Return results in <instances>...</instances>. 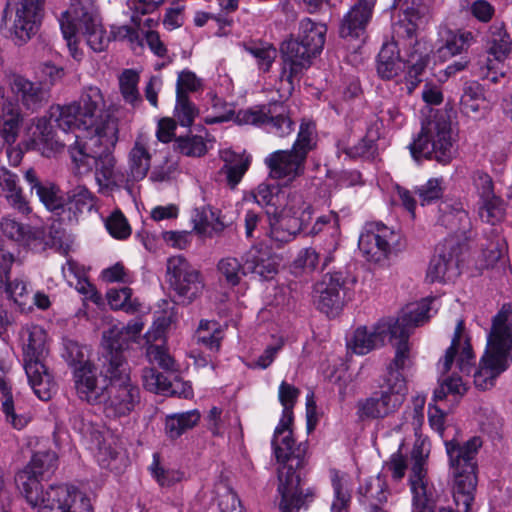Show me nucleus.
<instances>
[{
    "label": "nucleus",
    "mask_w": 512,
    "mask_h": 512,
    "mask_svg": "<svg viewBox=\"0 0 512 512\" xmlns=\"http://www.w3.org/2000/svg\"><path fill=\"white\" fill-rule=\"evenodd\" d=\"M466 250L465 242L456 240V237L446 238L435 249L427 268L426 280L430 283L455 280L460 275V263Z\"/></svg>",
    "instance_id": "obj_12"
},
{
    "label": "nucleus",
    "mask_w": 512,
    "mask_h": 512,
    "mask_svg": "<svg viewBox=\"0 0 512 512\" xmlns=\"http://www.w3.org/2000/svg\"><path fill=\"white\" fill-rule=\"evenodd\" d=\"M24 178L30 186L31 192H35L43 205L51 212L60 214L65 206V199L61 195L60 188L50 181L39 180L34 169L25 172Z\"/></svg>",
    "instance_id": "obj_27"
},
{
    "label": "nucleus",
    "mask_w": 512,
    "mask_h": 512,
    "mask_svg": "<svg viewBox=\"0 0 512 512\" xmlns=\"http://www.w3.org/2000/svg\"><path fill=\"white\" fill-rule=\"evenodd\" d=\"M317 142L316 124L313 121L303 120L291 149L307 161L308 154L316 149Z\"/></svg>",
    "instance_id": "obj_41"
},
{
    "label": "nucleus",
    "mask_w": 512,
    "mask_h": 512,
    "mask_svg": "<svg viewBox=\"0 0 512 512\" xmlns=\"http://www.w3.org/2000/svg\"><path fill=\"white\" fill-rule=\"evenodd\" d=\"M0 391L2 393V411L6 416V420L14 428L22 429L27 424V418L15 413L11 388L7 385L5 378L2 376H0Z\"/></svg>",
    "instance_id": "obj_51"
},
{
    "label": "nucleus",
    "mask_w": 512,
    "mask_h": 512,
    "mask_svg": "<svg viewBox=\"0 0 512 512\" xmlns=\"http://www.w3.org/2000/svg\"><path fill=\"white\" fill-rule=\"evenodd\" d=\"M401 70L397 44L394 42L383 44L377 59V72L382 79L390 80Z\"/></svg>",
    "instance_id": "obj_39"
},
{
    "label": "nucleus",
    "mask_w": 512,
    "mask_h": 512,
    "mask_svg": "<svg viewBox=\"0 0 512 512\" xmlns=\"http://www.w3.org/2000/svg\"><path fill=\"white\" fill-rule=\"evenodd\" d=\"M280 52L282 60L280 89L291 95L295 79H299L303 72L311 66L312 58L316 55L311 54L308 47L304 46L297 38L284 41L281 44Z\"/></svg>",
    "instance_id": "obj_16"
},
{
    "label": "nucleus",
    "mask_w": 512,
    "mask_h": 512,
    "mask_svg": "<svg viewBox=\"0 0 512 512\" xmlns=\"http://www.w3.org/2000/svg\"><path fill=\"white\" fill-rule=\"evenodd\" d=\"M57 468V455L53 451L35 452L28 464L15 476L18 489L22 492L35 488L48 480Z\"/></svg>",
    "instance_id": "obj_21"
},
{
    "label": "nucleus",
    "mask_w": 512,
    "mask_h": 512,
    "mask_svg": "<svg viewBox=\"0 0 512 512\" xmlns=\"http://www.w3.org/2000/svg\"><path fill=\"white\" fill-rule=\"evenodd\" d=\"M129 176L133 181H140L147 176L151 166V154L142 136L137 137L128 155Z\"/></svg>",
    "instance_id": "obj_32"
},
{
    "label": "nucleus",
    "mask_w": 512,
    "mask_h": 512,
    "mask_svg": "<svg viewBox=\"0 0 512 512\" xmlns=\"http://www.w3.org/2000/svg\"><path fill=\"white\" fill-rule=\"evenodd\" d=\"M510 314V307L504 305L493 317L486 350L480 360L479 368L474 372V383L482 390L493 387L497 377L509 367L512 327L507 322Z\"/></svg>",
    "instance_id": "obj_4"
},
{
    "label": "nucleus",
    "mask_w": 512,
    "mask_h": 512,
    "mask_svg": "<svg viewBox=\"0 0 512 512\" xmlns=\"http://www.w3.org/2000/svg\"><path fill=\"white\" fill-rule=\"evenodd\" d=\"M440 36L438 52L441 56L461 54L475 42V35L471 31L444 29Z\"/></svg>",
    "instance_id": "obj_35"
},
{
    "label": "nucleus",
    "mask_w": 512,
    "mask_h": 512,
    "mask_svg": "<svg viewBox=\"0 0 512 512\" xmlns=\"http://www.w3.org/2000/svg\"><path fill=\"white\" fill-rule=\"evenodd\" d=\"M489 55L498 62L504 61L512 50V39L502 21L493 22L482 37Z\"/></svg>",
    "instance_id": "obj_30"
},
{
    "label": "nucleus",
    "mask_w": 512,
    "mask_h": 512,
    "mask_svg": "<svg viewBox=\"0 0 512 512\" xmlns=\"http://www.w3.org/2000/svg\"><path fill=\"white\" fill-rule=\"evenodd\" d=\"M359 493L364 498V503L378 501L388 502L389 491L385 481L380 477L370 478L364 486L359 488Z\"/></svg>",
    "instance_id": "obj_57"
},
{
    "label": "nucleus",
    "mask_w": 512,
    "mask_h": 512,
    "mask_svg": "<svg viewBox=\"0 0 512 512\" xmlns=\"http://www.w3.org/2000/svg\"><path fill=\"white\" fill-rule=\"evenodd\" d=\"M200 420L198 410L167 415L165 418V435L170 440L178 439L186 431L192 429Z\"/></svg>",
    "instance_id": "obj_37"
},
{
    "label": "nucleus",
    "mask_w": 512,
    "mask_h": 512,
    "mask_svg": "<svg viewBox=\"0 0 512 512\" xmlns=\"http://www.w3.org/2000/svg\"><path fill=\"white\" fill-rule=\"evenodd\" d=\"M139 79V74L132 69L124 70L119 78L121 94L124 100L132 106H136L141 102V97L137 88Z\"/></svg>",
    "instance_id": "obj_53"
},
{
    "label": "nucleus",
    "mask_w": 512,
    "mask_h": 512,
    "mask_svg": "<svg viewBox=\"0 0 512 512\" xmlns=\"http://www.w3.org/2000/svg\"><path fill=\"white\" fill-rule=\"evenodd\" d=\"M215 323L201 321L197 332V341L206 346L211 351L217 352L220 348L222 339L221 331L218 330Z\"/></svg>",
    "instance_id": "obj_60"
},
{
    "label": "nucleus",
    "mask_w": 512,
    "mask_h": 512,
    "mask_svg": "<svg viewBox=\"0 0 512 512\" xmlns=\"http://www.w3.org/2000/svg\"><path fill=\"white\" fill-rule=\"evenodd\" d=\"M392 229L382 223H371L361 233L358 241L359 249L373 260H380L390 252L391 243L395 240Z\"/></svg>",
    "instance_id": "obj_24"
},
{
    "label": "nucleus",
    "mask_w": 512,
    "mask_h": 512,
    "mask_svg": "<svg viewBox=\"0 0 512 512\" xmlns=\"http://www.w3.org/2000/svg\"><path fill=\"white\" fill-rule=\"evenodd\" d=\"M332 487L334 491V500L331 505V512H349L351 494L337 476L332 479Z\"/></svg>",
    "instance_id": "obj_61"
},
{
    "label": "nucleus",
    "mask_w": 512,
    "mask_h": 512,
    "mask_svg": "<svg viewBox=\"0 0 512 512\" xmlns=\"http://www.w3.org/2000/svg\"><path fill=\"white\" fill-rule=\"evenodd\" d=\"M119 128L114 123L108 122L106 130L100 136H91V144L97 147L95 158V173L98 182L107 176H111V172L116 168V159L113 150L118 142Z\"/></svg>",
    "instance_id": "obj_23"
},
{
    "label": "nucleus",
    "mask_w": 512,
    "mask_h": 512,
    "mask_svg": "<svg viewBox=\"0 0 512 512\" xmlns=\"http://www.w3.org/2000/svg\"><path fill=\"white\" fill-rule=\"evenodd\" d=\"M412 364V359L398 349L380 377L377 389L357 401L356 414L361 421L384 419L398 411L408 390L405 372Z\"/></svg>",
    "instance_id": "obj_3"
},
{
    "label": "nucleus",
    "mask_w": 512,
    "mask_h": 512,
    "mask_svg": "<svg viewBox=\"0 0 512 512\" xmlns=\"http://www.w3.org/2000/svg\"><path fill=\"white\" fill-rule=\"evenodd\" d=\"M21 493L31 506L39 507L40 512L66 511L71 508V504L79 503L80 496H84L69 485H51L43 491L42 484H39Z\"/></svg>",
    "instance_id": "obj_17"
},
{
    "label": "nucleus",
    "mask_w": 512,
    "mask_h": 512,
    "mask_svg": "<svg viewBox=\"0 0 512 512\" xmlns=\"http://www.w3.org/2000/svg\"><path fill=\"white\" fill-rule=\"evenodd\" d=\"M446 190L443 177L428 179L424 184L415 188V194L418 196L422 206L430 205L440 200Z\"/></svg>",
    "instance_id": "obj_47"
},
{
    "label": "nucleus",
    "mask_w": 512,
    "mask_h": 512,
    "mask_svg": "<svg viewBox=\"0 0 512 512\" xmlns=\"http://www.w3.org/2000/svg\"><path fill=\"white\" fill-rule=\"evenodd\" d=\"M377 139V132L368 129L356 145L345 149V153L351 158L374 159L378 151Z\"/></svg>",
    "instance_id": "obj_50"
},
{
    "label": "nucleus",
    "mask_w": 512,
    "mask_h": 512,
    "mask_svg": "<svg viewBox=\"0 0 512 512\" xmlns=\"http://www.w3.org/2000/svg\"><path fill=\"white\" fill-rule=\"evenodd\" d=\"M408 148L416 162L428 159L443 165L450 163L455 153L450 120L444 115H435L422 126Z\"/></svg>",
    "instance_id": "obj_8"
},
{
    "label": "nucleus",
    "mask_w": 512,
    "mask_h": 512,
    "mask_svg": "<svg viewBox=\"0 0 512 512\" xmlns=\"http://www.w3.org/2000/svg\"><path fill=\"white\" fill-rule=\"evenodd\" d=\"M9 87L15 99V101L11 100V102L13 105H17L21 118L22 109L28 113H35L49 102L50 91L42 82H34L21 75H13L10 78Z\"/></svg>",
    "instance_id": "obj_18"
},
{
    "label": "nucleus",
    "mask_w": 512,
    "mask_h": 512,
    "mask_svg": "<svg viewBox=\"0 0 512 512\" xmlns=\"http://www.w3.org/2000/svg\"><path fill=\"white\" fill-rule=\"evenodd\" d=\"M223 160L225 164L220 172L226 176L228 185L234 188L248 170L250 157L227 151L223 155Z\"/></svg>",
    "instance_id": "obj_40"
},
{
    "label": "nucleus",
    "mask_w": 512,
    "mask_h": 512,
    "mask_svg": "<svg viewBox=\"0 0 512 512\" xmlns=\"http://www.w3.org/2000/svg\"><path fill=\"white\" fill-rule=\"evenodd\" d=\"M51 119H54L57 127L64 132L74 129H83V125L78 117V110L72 102L68 105H57L51 108Z\"/></svg>",
    "instance_id": "obj_45"
},
{
    "label": "nucleus",
    "mask_w": 512,
    "mask_h": 512,
    "mask_svg": "<svg viewBox=\"0 0 512 512\" xmlns=\"http://www.w3.org/2000/svg\"><path fill=\"white\" fill-rule=\"evenodd\" d=\"M269 176L275 180L293 181L304 175L306 161L292 149L276 150L264 159Z\"/></svg>",
    "instance_id": "obj_22"
},
{
    "label": "nucleus",
    "mask_w": 512,
    "mask_h": 512,
    "mask_svg": "<svg viewBox=\"0 0 512 512\" xmlns=\"http://www.w3.org/2000/svg\"><path fill=\"white\" fill-rule=\"evenodd\" d=\"M376 0H358L344 15L339 36L356 52L365 42V29L371 18Z\"/></svg>",
    "instance_id": "obj_19"
},
{
    "label": "nucleus",
    "mask_w": 512,
    "mask_h": 512,
    "mask_svg": "<svg viewBox=\"0 0 512 512\" xmlns=\"http://www.w3.org/2000/svg\"><path fill=\"white\" fill-rule=\"evenodd\" d=\"M20 245L35 253H41L50 246V242L43 229L30 227Z\"/></svg>",
    "instance_id": "obj_64"
},
{
    "label": "nucleus",
    "mask_w": 512,
    "mask_h": 512,
    "mask_svg": "<svg viewBox=\"0 0 512 512\" xmlns=\"http://www.w3.org/2000/svg\"><path fill=\"white\" fill-rule=\"evenodd\" d=\"M73 103L78 110L83 130H93L92 136L102 135L108 122L118 128V119L105 109V100L99 88L91 86L84 89L79 100Z\"/></svg>",
    "instance_id": "obj_13"
},
{
    "label": "nucleus",
    "mask_w": 512,
    "mask_h": 512,
    "mask_svg": "<svg viewBox=\"0 0 512 512\" xmlns=\"http://www.w3.org/2000/svg\"><path fill=\"white\" fill-rule=\"evenodd\" d=\"M484 100V89L478 82L466 83L460 98V111L466 116H473L479 112L480 103Z\"/></svg>",
    "instance_id": "obj_44"
},
{
    "label": "nucleus",
    "mask_w": 512,
    "mask_h": 512,
    "mask_svg": "<svg viewBox=\"0 0 512 512\" xmlns=\"http://www.w3.org/2000/svg\"><path fill=\"white\" fill-rule=\"evenodd\" d=\"M101 369V374L109 381L105 386L104 412L107 417L120 418L129 415L140 404V389L131 381L128 363L115 361Z\"/></svg>",
    "instance_id": "obj_7"
},
{
    "label": "nucleus",
    "mask_w": 512,
    "mask_h": 512,
    "mask_svg": "<svg viewBox=\"0 0 512 512\" xmlns=\"http://www.w3.org/2000/svg\"><path fill=\"white\" fill-rule=\"evenodd\" d=\"M217 271L227 285L237 286L241 282L242 277L247 275L245 256L243 257V263L233 256L221 258L217 263Z\"/></svg>",
    "instance_id": "obj_43"
},
{
    "label": "nucleus",
    "mask_w": 512,
    "mask_h": 512,
    "mask_svg": "<svg viewBox=\"0 0 512 512\" xmlns=\"http://www.w3.org/2000/svg\"><path fill=\"white\" fill-rule=\"evenodd\" d=\"M28 339L24 346V368L34 393L43 401L51 399L56 383L45 365L48 354L46 333L40 326L27 329Z\"/></svg>",
    "instance_id": "obj_9"
},
{
    "label": "nucleus",
    "mask_w": 512,
    "mask_h": 512,
    "mask_svg": "<svg viewBox=\"0 0 512 512\" xmlns=\"http://www.w3.org/2000/svg\"><path fill=\"white\" fill-rule=\"evenodd\" d=\"M278 267V257L267 249L253 246L245 253V269H247V274H257L262 279L270 280L277 274Z\"/></svg>",
    "instance_id": "obj_29"
},
{
    "label": "nucleus",
    "mask_w": 512,
    "mask_h": 512,
    "mask_svg": "<svg viewBox=\"0 0 512 512\" xmlns=\"http://www.w3.org/2000/svg\"><path fill=\"white\" fill-rule=\"evenodd\" d=\"M59 24L71 55L77 60L82 56L77 47V32L83 34L95 52L104 51L111 40L95 14L92 0H70V7L61 14Z\"/></svg>",
    "instance_id": "obj_6"
},
{
    "label": "nucleus",
    "mask_w": 512,
    "mask_h": 512,
    "mask_svg": "<svg viewBox=\"0 0 512 512\" xmlns=\"http://www.w3.org/2000/svg\"><path fill=\"white\" fill-rule=\"evenodd\" d=\"M481 205L479 207V216L482 221L495 224L501 221L505 214V207L503 201L496 195L492 197L481 199Z\"/></svg>",
    "instance_id": "obj_56"
},
{
    "label": "nucleus",
    "mask_w": 512,
    "mask_h": 512,
    "mask_svg": "<svg viewBox=\"0 0 512 512\" xmlns=\"http://www.w3.org/2000/svg\"><path fill=\"white\" fill-rule=\"evenodd\" d=\"M107 301L113 310H121L127 314H137L143 311L144 305L138 297L133 296V291L129 287L120 289H110L107 292Z\"/></svg>",
    "instance_id": "obj_38"
},
{
    "label": "nucleus",
    "mask_w": 512,
    "mask_h": 512,
    "mask_svg": "<svg viewBox=\"0 0 512 512\" xmlns=\"http://www.w3.org/2000/svg\"><path fill=\"white\" fill-rule=\"evenodd\" d=\"M236 122L240 125L263 127L278 137L288 136L295 130V123L289 116L287 106L277 101L238 111Z\"/></svg>",
    "instance_id": "obj_11"
},
{
    "label": "nucleus",
    "mask_w": 512,
    "mask_h": 512,
    "mask_svg": "<svg viewBox=\"0 0 512 512\" xmlns=\"http://www.w3.org/2000/svg\"><path fill=\"white\" fill-rule=\"evenodd\" d=\"M0 286L4 288L5 293L14 301L21 312L31 309V305H29L30 291L26 280L15 278L11 281L9 279Z\"/></svg>",
    "instance_id": "obj_46"
},
{
    "label": "nucleus",
    "mask_w": 512,
    "mask_h": 512,
    "mask_svg": "<svg viewBox=\"0 0 512 512\" xmlns=\"http://www.w3.org/2000/svg\"><path fill=\"white\" fill-rule=\"evenodd\" d=\"M153 478L162 487H170L184 479V473L176 469H165L160 466L158 453L153 455V462L149 467Z\"/></svg>",
    "instance_id": "obj_54"
},
{
    "label": "nucleus",
    "mask_w": 512,
    "mask_h": 512,
    "mask_svg": "<svg viewBox=\"0 0 512 512\" xmlns=\"http://www.w3.org/2000/svg\"><path fill=\"white\" fill-rule=\"evenodd\" d=\"M79 136H75V142L69 146V154L77 174H87L94 168L96 151L98 146L91 144V137L87 142H80Z\"/></svg>",
    "instance_id": "obj_36"
},
{
    "label": "nucleus",
    "mask_w": 512,
    "mask_h": 512,
    "mask_svg": "<svg viewBox=\"0 0 512 512\" xmlns=\"http://www.w3.org/2000/svg\"><path fill=\"white\" fill-rule=\"evenodd\" d=\"M63 346L62 357L73 370L84 364L91 363L85 353V347L81 346L78 342L64 339Z\"/></svg>",
    "instance_id": "obj_59"
},
{
    "label": "nucleus",
    "mask_w": 512,
    "mask_h": 512,
    "mask_svg": "<svg viewBox=\"0 0 512 512\" xmlns=\"http://www.w3.org/2000/svg\"><path fill=\"white\" fill-rule=\"evenodd\" d=\"M44 0H18L15 3V18L10 29L14 43L21 46L34 36L43 14Z\"/></svg>",
    "instance_id": "obj_20"
},
{
    "label": "nucleus",
    "mask_w": 512,
    "mask_h": 512,
    "mask_svg": "<svg viewBox=\"0 0 512 512\" xmlns=\"http://www.w3.org/2000/svg\"><path fill=\"white\" fill-rule=\"evenodd\" d=\"M428 454H424L420 447L412 450L413 464L409 476L412 492V512H435L437 492L427 478L426 461Z\"/></svg>",
    "instance_id": "obj_14"
},
{
    "label": "nucleus",
    "mask_w": 512,
    "mask_h": 512,
    "mask_svg": "<svg viewBox=\"0 0 512 512\" xmlns=\"http://www.w3.org/2000/svg\"><path fill=\"white\" fill-rule=\"evenodd\" d=\"M175 149L188 157H201L207 153V145L202 136L187 135L175 138Z\"/></svg>",
    "instance_id": "obj_55"
},
{
    "label": "nucleus",
    "mask_w": 512,
    "mask_h": 512,
    "mask_svg": "<svg viewBox=\"0 0 512 512\" xmlns=\"http://www.w3.org/2000/svg\"><path fill=\"white\" fill-rule=\"evenodd\" d=\"M199 115V109L188 95L177 93L173 119L183 127H190Z\"/></svg>",
    "instance_id": "obj_48"
},
{
    "label": "nucleus",
    "mask_w": 512,
    "mask_h": 512,
    "mask_svg": "<svg viewBox=\"0 0 512 512\" xmlns=\"http://www.w3.org/2000/svg\"><path fill=\"white\" fill-rule=\"evenodd\" d=\"M167 277L178 301L182 304L191 303L202 292L200 272L181 255L168 258Z\"/></svg>",
    "instance_id": "obj_15"
},
{
    "label": "nucleus",
    "mask_w": 512,
    "mask_h": 512,
    "mask_svg": "<svg viewBox=\"0 0 512 512\" xmlns=\"http://www.w3.org/2000/svg\"><path fill=\"white\" fill-rule=\"evenodd\" d=\"M0 187L9 205L23 215L31 212V207L18 185V176L6 167H0Z\"/></svg>",
    "instance_id": "obj_31"
},
{
    "label": "nucleus",
    "mask_w": 512,
    "mask_h": 512,
    "mask_svg": "<svg viewBox=\"0 0 512 512\" xmlns=\"http://www.w3.org/2000/svg\"><path fill=\"white\" fill-rule=\"evenodd\" d=\"M320 253L312 247L301 249L291 264L292 273L296 276L309 274L316 270Z\"/></svg>",
    "instance_id": "obj_52"
},
{
    "label": "nucleus",
    "mask_w": 512,
    "mask_h": 512,
    "mask_svg": "<svg viewBox=\"0 0 512 512\" xmlns=\"http://www.w3.org/2000/svg\"><path fill=\"white\" fill-rule=\"evenodd\" d=\"M357 279L347 270H337L324 274L314 285L315 302L318 309L329 317H334L353 297Z\"/></svg>",
    "instance_id": "obj_10"
},
{
    "label": "nucleus",
    "mask_w": 512,
    "mask_h": 512,
    "mask_svg": "<svg viewBox=\"0 0 512 512\" xmlns=\"http://www.w3.org/2000/svg\"><path fill=\"white\" fill-rule=\"evenodd\" d=\"M293 418V408H283L281 419L271 441L274 455L282 464L278 471L281 512H298L315 496L313 488H307L304 493L301 487V470L307 462V444L295 443L291 430Z\"/></svg>",
    "instance_id": "obj_1"
},
{
    "label": "nucleus",
    "mask_w": 512,
    "mask_h": 512,
    "mask_svg": "<svg viewBox=\"0 0 512 512\" xmlns=\"http://www.w3.org/2000/svg\"><path fill=\"white\" fill-rule=\"evenodd\" d=\"M327 27L324 24L316 23L310 18H304L299 23L297 39L308 49L311 54H319L325 44Z\"/></svg>",
    "instance_id": "obj_33"
},
{
    "label": "nucleus",
    "mask_w": 512,
    "mask_h": 512,
    "mask_svg": "<svg viewBox=\"0 0 512 512\" xmlns=\"http://www.w3.org/2000/svg\"><path fill=\"white\" fill-rule=\"evenodd\" d=\"M73 380L79 399L91 405L103 401L105 387L98 385L97 367L92 362L75 368Z\"/></svg>",
    "instance_id": "obj_25"
},
{
    "label": "nucleus",
    "mask_w": 512,
    "mask_h": 512,
    "mask_svg": "<svg viewBox=\"0 0 512 512\" xmlns=\"http://www.w3.org/2000/svg\"><path fill=\"white\" fill-rule=\"evenodd\" d=\"M108 232L117 239H126L131 234L127 219L120 211L113 212L106 220Z\"/></svg>",
    "instance_id": "obj_62"
},
{
    "label": "nucleus",
    "mask_w": 512,
    "mask_h": 512,
    "mask_svg": "<svg viewBox=\"0 0 512 512\" xmlns=\"http://www.w3.org/2000/svg\"><path fill=\"white\" fill-rule=\"evenodd\" d=\"M30 227L29 225H24L16 221L10 216L3 217L0 222L1 232L19 245L22 243Z\"/></svg>",
    "instance_id": "obj_63"
},
{
    "label": "nucleus",
    "mask_w": 512,
    "mask_h": 512,
    "mask_svg": "<svg viewBox=\"0 0 512 512\" xmlns=\"http://www.w3.org/2000/svg\"><path fill=\"white\" fill-rule=\"evenodd\" d=\"M439 212V223L453 232L456 240L463 238L466 241L470 238L468 234L472 228L471 220L460 202L441 203Z\"/></svg>",
    "instance_id": "obj_26"
},
{
    "label": "nucleus",
    "mask_w": 512,
    "mask_h": 512,
    "mask_svg": "<svg viewBox=\"0 0 512 512\" xmlns=\"http://www.w3.org/2000/svg\"><path fill=\"white\" fill-rule=\"evenodd\" d=\"M301 225L296 217L283 220L278 225H274L270 231V238L280 248L282 245L294 240L300 232Z\"/></svg>",
    "instance_id": "obj_49"
},
{
    "label": "nucleus",
    "mask_w": 512,
    "mask_h": 512,
    "mask_svg": "<svg viewBox=\"0 0 512 512\" xmlns=\"http://www.w3.org/2000/svg\"><path fill=\"white\" fill-rule=\"evenodd\" d=\"M97 202V197L84 185H77L67 193L69 211L76 214L92 211Z\"/></svg>",
    "instance_id": "obj_42"
},
{
    "label": "nucleus",
    "mask_w": 512,
    "mask_h": 512,
    "mask_svg": "<svg viewBox=\"0 0 512 512\" xmlns=\"http://www.w3.org/2000/svg\"><path fill=\"white\" fill-rule=\"evenodd\" d=\"M465 332V324L464 320L459 319L457 321L454 335L452 337L451 345L445 352V356L443 360L440 361L442 373H447L453 364V361L460 350V347L463 346L464 340L467 338L464 335Z\"/></svg>",
    "instance_id": "obj_58"
},
{
    "label": "nucleus",
    "mask_w": 512,
    "mask_h": 512,
    "mask_svg": "<svg viewBox=\"0 0 512 512\" xmlns=\"http://www.w3.org/2000/svg\"><path fill=\"white\" fill-rule=\"evenodd\" d=\"M1 112L3 126L0 129V152L5 146L9 147L16 141L23 120L18 113L17 105H13L9 100L3 101Z\"/></svg>",
    "instance_id": "obj_34"
},
{
    "label": "nucleus",
    "mask_w": 512,
    "mask_h": 512,
    "mask_svg": "<svg viewBox=\"0 0 512 512\" xmlns=\"http://www.w3.org/2000/svg\"><path fill=\"white\" fill-rule=\"evenodd\" d=\"M131 340L124 334L120 325H113L107 331L103 332L102 346L103 351L100 357L101 369L108 368V364L115 361L128 363L124 357V350L128 347Z\"/></svg>",
    "instance_id": "obj_28"
},
{
    "label": "nucleus",
    "mask_w": 512,
    "mask_h": 512,
    "mask_svg": "<svg viewBox=\"0 0 512 512\" xmlns=\"http://www.w3.org/2000/svg\"><path fill=\"white\" fill-rule=\"evenodd\" d=\"M481 446L479 437H472L463 444L455 439L445 441L454 478L453 497L458 512H470L474 502L478 483L476 455Z\"/></svg>",
    "instance_id": "obj_5"
},
{
    "label": "nucleus",
    "mask_w": 512,
    "mask_h": 512,
    "mask_svg": "<svg viewBox=\"0 0 512 512\" xmlns=\"http://www.w3.org/2000/svg\"><path fill=\"white\" fill-rule=\"evenodd\" d=\"M429 311V300L408 305L397 318H383L371 330L366 326L358 327L347 342V347L355 354L366 355L388 340L395 349L394 356L401 349L408 359H412L409 337L415 327L428 321Z\"/></svg>",
    "instance_id": "obj_2"
}]
</instances>
